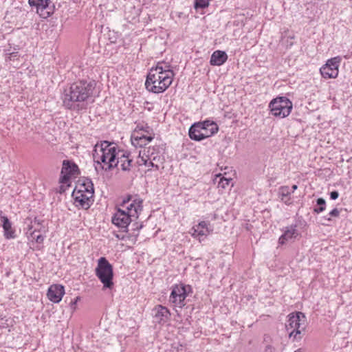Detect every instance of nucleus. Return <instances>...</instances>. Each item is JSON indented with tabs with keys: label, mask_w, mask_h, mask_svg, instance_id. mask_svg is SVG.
<instances>
[{
	"label": "nucleus",
	"mask_w": 352,
	"mask_h": 352,
	"mask_svg": "<svg viewBox=\"0 0 352 352\" xmlns=\"http://www.w3.org/2000/svg\"><path fill=\"white\" fill-rule=\"evenodd\" d=\"M338 197H339V193H338V191L334 190V191L331 192V193H330V198L332 200H336V199L338 198Z\"/></svg>",
	"instance_id": "obj_35"
},
{
	"label": "nucleus",
	"mask_w": 352,
	"mask_h": 352,
	"mask_svg": "<svg viewBox=\"0 0 352 352\" xmlns=\"http://www.w3.org/2000/svg\"><path fill=\"white\" fill-rule=\"evenodd\" d=\"M201 126H208V124L197 122L189 129L188 135L190 139L195 141H201L206 138V134L202 133Z\"/></svg>",
	"instance_id": "obj_19"
},
{
	"label": "nucleus",
	"mask_w": 352,
	"mask_h": 352,
	"mask_svg": "<svg viewBox=\"0 0 352 352\" xmlns=\"http://www.w3.org/2000/svg\"><path fill=\"white\" fill-rule=\"evenodd\" d=\"M135 134V136H142V135H144L143 133H140V132L138 133H134Z\"/></svg>",
	"instance_id": "obj_40"
},
{
	"label": "nucleus",
	"mask_w": 352,
	"mask_h": 352,
	"mask_svg": "<svg viewBox=\"0 0 352 352\" xmlns=\"http://www.w3.org/2000/svg\"><path fill=\"white\" fill-rule=\"evenodd\" d=\"M90 192L91 191H87V194L80 191L74 190L72 196L74 198L76 206L80 207L83 209H88L91 206L94 201V195L90 194Z\"/></svg>",
	"instance_id": "obj_14"
},
{
	"label": "nucleus",
	"mask_w": 352,
	"mask_h": 352,
	"mask_svg": "<svg viewBox=\"0 0 352 352\" xmlns=\"http://www.w3.org/2000/svg\"><path fill=\"white\" fill-rule=\"evenodd\" d=\"M120 150L114 142L102 141L97 143L93 153L96 170L98 173L101 170L109 171L116 168L115 160Z\"/></svg>",
	"instance_id": "obj_3"
},
{
	"label": "nucleus",
	"mask_w": 352,
	"mask_h": 352,
	"mask_svg": "<svg viewBox=\"0 0 352 352\" xmlns=\"http://www.w3.org/2000/svg\"><path fill=\"white\" fill-rule=\"evenodd\" d=\"M0 225L3 229V236L6 239L16 238L15 230L12 226V223L6 216L0 215Z\"/></svg>",
	"instance_id": "obj_20"
},
{
	"label": "nucleus",
	"mask_w": 352,
	"mask_h": 352,
	"mask_svg": "<svg viewBox=\"0 0 352 352\" xmlns=\"http://www.w3.org/2000/svg\"><path fill=\"white\" fill-rule=\"evenodd\" d=\"M297 188H298L297 185H296V184L293 185L292 187V190H291L292 193L294 192V190H296L297 189Z\"/></svg>",
	"instance_id": "obj_38"
},
{
	"label": "nucleus",
	"mask_w": 352,
	"mask_h": 352,
	"mask_svg": "<svg viewBox=\"0 0 352 352\" xmlns=\"http://www.w3.org/2000/svg\"><path fill=\"white\" fill-rule=\"evenodd\" d=\"M32 228H33L32 225L28 226V232H30L31 236L32 237V239H35L36 243H42L44 240V236L41 234L36 235V232L39 230H37L36 228H35L33 231H32Z\"/></svg>",
	"instance_id": "obj_28"
},
{
	"label": "nucleus",
	"mask_w": 352,
	"mask_h": 352,
	"mask_svg": "<svg viewBox=\"0 0 352 352\" xmlns=\"http://www.w3.org/2000/svg\"><path fill=\"white\" fill-rule=\"evenodd\" d=\"M228 59V55L224 51L216 50L210 57V63L211 65L220 66L224 64Z\"/></svg>",
	"instance_id": "obj_22"
},
{
	"label": "nucleus",
	"mask_w": 352,
	"mask_h": 352,
	"mask_svg": "<svg viewBox=\"0 0 352 352\" xmlns=\"http://www.w3.org/2000/svg\"><path fill=\"white\" fill-rule=\"evenodd\" d=\"M28 3L31 7L36 8L37 13L44 18L53 13L54 5L51 0H29Z\"/></svg>",
	"instance_id": "obj_11"
},
{
	"label": "nucleus",
	"mask_w": 352,
	"mask_h": 352,
	"mask_svg": "<svg viewBox=\"0 0 352 352\" xmlns=\"http://www.w3.org/2000/svg\"><path fill=\"white\" fill-rule=\"evenodd\" d=\"M153 315L155 322L164 324L169 320L170 313L166 307L157 305L153 309Z\"/></svg>",
	"instance_id": "obj_17"
},
{
	"label": "nucleus",
	"mask_w": 352,
	"mask_h": 352,
	"mask_svg": "<svg viewBox=\"0 0 352 352\" xmlns=\"http://www.w3.org/2000/svg\"><path fill=\"white\" fill-rule=\"evenodd\" d=\"M306 318L301 312L291 314L285 324V329L289 338L294 341H299L305 334L306 329Z\"/></svg>",
	"instance_id": "obj_4"
},
{
	"label": "nucleus",
	"mask_w": 352,
	"mask_h": 352,
	"mask_svg": "<svg viewBox=\"0 0 352 352\" xmlns=\"http://www.w3.org/2000/svg\"><path fill=\"white\" fill-rule=\"evenodd\" d=\"M296 227V225H291L286 227L284 233L278 239V243L283 245L289 239L296 238L298 235Z\"/></svg>",
	"instance_id": "obj_21"
},
{
	"label": "nucleus",
	"mask_w": 352,
	"mask_h": 352,
	"mask_svg": "<svg viewBox=\"0 0 352 352\" xmlns=\"http://www.w3.org/2000/svg\"><path fill=\"white\" fill-rule=\"evenodd\" d=\"M187 296L186 287L183 285L173 286L169 297V301L175 306L182 308L185 306V299Z\"/></svg>",
	"instance_id": "obj_8"
},
{
	"label": "nucleus",
	"mask_w": 352,
	"mask_h": 352,
	"mask_svg": "<svg viewBox=\"0 0 352 352\" xmlns=\"http://www.w3.org/2000/svg\"><path fill=\"white\" fill-rule=\"evenodd\" d=\"M34 224H38L39 225L40 224V221L38 219H37L36 218H34V222H33Z\"/></svg>",
	"instance_id": "obj_39"
},
{
	"label": "nucleus",
	"mask_w": 352,
	"mask_h": 352,
	"mask_svg": "<svg viewBox=\"0 0 352 352\" xmlns=\"http://www.w3.org/2000/svg\"><path fill=\"white\" fill-rule=\"evenodd\" d=\"M78 173L79 168L78 166L70 160H65L63 162L60 182L67 184L69 182L71 177L76 176Z\"/></svg>",
	"instance_id": "obj_12"
},
{
	"label": "nucleus",
	"mask_w": 352,
	"mask_h": 352,
	"mask_svg": "<svg viewBox=\"0 0 352 352\" xmlns=\"http://www.w3.org/2000/svg\"><path fill=\"white\" fill-rule=\"evenodd\" d=\"M133 160L130 158V154L127 151L120 150L119 155L116 157L115 163L116 167L123 171H129L132 167Z\"/></svg>",
	"instance_id": "obj_16"
},
{
	"label": "nucleus",
	"mask_w": 352,
	"mask_h": 352,
	"mask_svg": "<svg viewBox=\"0 0 352 352\" xmlns=\"http://www.w3.org/2000/svg\"><path fill=\"white\" fill-rule=\"evenodd\" d=\"M210 0H195V8L198 10L199 8L204 9L209 6Z\"/></svg>",
	"instance_id": "obj_30"
},
{
	"label": "nucleus",
	"mask_w": 352,
	"mask_h": 352,
	"mask_svg": "<svg viewBox=\"0 0 352 352\" xmlns=\"http://www.w3.org/2000/svg\"><path fill=\"white\" fill-rule=\"evenodd\" d=\"M265 352H274L275 349L271 345H267L265 347Z\"/></svg>",
	"instance_id": "obj_36"
},
{
	"label": "nucleus",
	"mask_w": 352,
	"mask_h": 352,
	"mask_svg": "<svg viewBox=\"0 0 352 352\" xmlns=\"http://www.w3.org/2000/svg\"><path fill=\"white\" fill-rule=\"evenodd\" d=\"M64 294L65 289L63 285H52L47 290V296L50 301L58 303L62 300Z\"/></svg>",
	"instance_id": "obj_18"
},
{
	"label": "nucleus",
	"mask_w": 352,
	"mask_h": 352,
	"mask_svg": "<svg viewBox=\"0 0 352 352\" xmlns=\"http://www.w3.org/2000/svg\"><path fill=\"white\" fill-rule=\"evenodd\" d=\"M78 299H79V297H76L74 301H72L70 302V305H71L72 307L75 308L74 306L76 305V302H77Z\"/></svg>",
	"instance_id": "obj_37"
},
{
	"label": "nucleus",
	"mask_w": 352,
	"mask_h": 352,
	"mask_svg": "<svg viewBox=\"0 0 352 352\" xmlns=\"http://www.w3.org/2000/svg\"><path fill=\"white\" fill-rule=\"evenodd\" d=\"M146 166H148V168H150V167L155 168L156 170H159V168H160L158 164L153 161H148V164Z\"/></svg>",
	"instance_id": "obj_33"
},
{
	"label": "nucleus",
	"mask_w": 352,
	"mask_h": 352,
	"mask_svg": "<svg viewBox=\"0 0 352 352\" xmlns=\"http://www.w3.org/2000/svg\"><path fill=\"white\" fill-rule=\"evenodd\" d=\"M294 352H300V350H297V351H294Z\"/></svg>",
	"instance_id": "obj_42"
},
{
	"label": "nucleus",
	"mask_w": 352,
	"mask_h": 352,
	"mask_svg": "<svg viewBox=\"0 0 352 352\" xmlns=\"http://www.w3.org/2000/svg\"><path fill=\"white\" fill-rule=\"evenodd\" d=\"M96 83L91 80H80L72 83L64 91L63 102L65 108L79 111L85 108V102L92 96Z\"/></svg>",
	"instance_id": "obj_1"
},
{
	"label": "nucleus",
	"mask_w": 352,
	"mask_h": 352,
	"mask_svg": "<svg viewBox=\"0 0 352 352\" xmlns=\"http://www.w3.org/2000/svg\"><path fill=\"white\" fill-rule=\"evenodd\" d=\"M292 194L289 186H281L278 190V195L281 201L287 205L292 204L290 195Z\"/></svg>",
	"instance_id": "obj_26"
},
{
	"label": "nucleus",
	"mask_w": 352,
	"mask_h": 352,
	"mask_svg": "<svg viewBox=\"0 0 352 352\" xmlns=\"http://www.w3.org/2000/svg\"><path fill=\"white\" fill-rule=\"evenodd\" d=\"M18 52H11L8 54V56L7 57V60H14L15 58H17L18 57Z\"/></svg>",
	"instance_id": "obj_34"
},
{
	"label": "nucleus",
	"mask_w": 352,
	"mask_h": 352,
	"mask_svg": "<svg viewBox=\"0 0 352 352\" xmlns=\"http://www.w3.org/2000/svg\"><path fill=\"white\" fill-rule=\"evenodd\" d=\"M327 220H328V221H331V218L329 217V218H328V219H327Z\"/></svg>",
	"instance_id": "obj_41"
},
{
	"label": "nucleus",
	"mask_w": 352,
	"mask_h": 352,
	"mask_svg": "<svg viewBox=\"0 0 352 352\" xmlns=\"http://www.w3.org/2000/svg\"><path fill=\"white\" fill-rule=\"evenodd\" d=\"M329 215L330 217H338L340 215V211L338 209L334 208L329 212Z\"/></svg>",
	"instance_id": "obj_32"
},
{
	"label": "nucleus",
	"mask_w": 352,
	"mask_h": 352,
	"mask_svg": "<svg viewBox=\"0 0 352 352\" xmlns=\"http://www.w3.org/2000/svg\"><path fill=\"white\" fill-rule=\"evenodd\" d=\"M292 102L287 97H278L273 99L269 104L272 114L280 118L288 116L292 109Z\"/></svg>",
	"instance_id": "obj_6"
},
{
	"label": "nucleus",
	"mask_w": 352,
	"mask_h": 352,
	"mask_svg": "<svg viewBox=\"0 0 352 352\" xmlns=\"http://www.w3.org/2000/svg\"><path fill=\"white\" fill-rule=\"evenodd\" d=\"M95 272L96 276L103 284V289H111L113 287V266L105 257H101L98 259Z\"/></svg>",
	"instance_id": "obj_5"
},
{
	"label": "nucleus",
	"mask_w": 352,
	"mask_h": 352,
	"mask_svg": "<svg viewBox=\"0 0 352 352\" xmlns=\"http://www.w3.org/2000/svg\"><path fill=\"white\" fill-rule=\"evenodd\" d=\"M153 139V136L142 135V136H135V134L132 135V143L136 146L142 147L146 145L151 142Z\"/></svg>",
	"instance_id": "obj_25"
},
{
	"label": "nucleus",
	"mask_w": 352,
	"mask_h": 352,
	"mask_svg": "<svg viewBox=\"0 0 352 352\" xmlns=\"http://www.w3.org/2000/svg\"><path fill=\"white\" fill-rule=\"evenodd\" d=\"M208 226H210L209 223L204 221H201L191 228L190 233L194 238H197L199 241H201L212 232Z\"/></svg>",
	"instance_id": "obj_15"
},
{
	"label": "nucleus",
	"mask_w": 352,
	"mask_h": 352,
	"mask_svg": "<svg viewBox=\"0 0 352 352\" xmlns=\"http://www.w3.org/2000/svg\"><path fill=\"white\" fill-rule=\"evenodd\" d=\"M142 199L140 198H134L131 195H128L123 199L121 206L126 209V213L131 214L132 217L138 218L139 213L142 210Z\"/></svg>",
	"instance_id": "obj_7"
},
{
	"label": "nucleus",
	"mask_w": 352,
	"mask_h": 352,
	"mask_svg": "<svg viewBox=\"0 0 352 352\" xmlns=\"http://www.w3.org/2000/svg\"><path fill=\"white\" fill-rule=\"evenodd\" d=\"M341 58L339 56L329 59L326 64L320 69V72L322 76L324 78H335L338 75V67Z\"/></svg>",
	"instance_id": "obj_9"
},
{
	"label": "nucleus",
	"mask_w": 352,
	"mask_h": 352,
	"mask_svg": "<svg viewBox=\"0 0 352 352\" xmlns=\"http://www.w3.org/2000/svg\"><path fill=\"white\" fill-rule=\"evenodd\" d=\"M316 204L318 206V207H315L314 208V212L316 214H320L326 208V201L324 200V199L320 197L316 200Z\"/></svg>",
	"instance_id": "obj_27"
},
{
	"label": "nucleus",
	"mask_w": 352,
	"mask_h": 352,
	"mask_svg": "<svg viewBox=\"0 0 352 352\" xmlns=\"http://www.w3.org/2000/svg\"><path fill=\"white\" fill-rule=\"evenodd\" d=\"M175 74L169 63L158 62L152 67L146 76L145 87L153 94L164 92L172 84Z\"/></svg>",
	"instance_id": "obj_2"
},
{
	"label": "nucleus",
	"mask_w": 352,
	"mask_h": 352,
	"mask_svg": "<svg viewBox=\"0 0 352 352\" xmlns=\"http://www.w3.org/2000/svg\"><path fill=\"white\" fill-rule=\"evenodd\" d=\"M74 191H80L81 192L87 194V191H91L90 194L94 195V184L90 179L85 178L82 180V182L78 185L77 188L74 190Z\"/></svg>",
	"instance_id": "obj_24"
},
{
	"label": "nucleus",
	"mask_w": 352,
	"mask_h": 352,
	"mask_svg": "<svg viewBox=\"0 0 352 352\" xmlns=\"http://www.w3.org/2000/svg\"><path fill=\"white\" fill-rule=\"evenodd\" d=\"M126 213L124 209L118 208L112 217V223L124 232L127 231V228L131 221V216Z\"/></svg>",
	"instance_id": "obj_13"
},
{
	"label": "nucleus",
	"mask_w": 352,
	"mask_h": 352,
	"mask_svg": "<svg viewBox=\"0 0 352 352\" xmlns=\"http://www.w3.org/2000/svg\"><path fill=\"white\" fill-rule=\"evenodd\" d=\"M219 177V180L218 181V188L224 189L226 188L230 183L232 182V179H228L224 177H221V175H217Z\"/></svg>",
	"instance_id": "obj_29"
},
{
	"label": "nucleus",
	"mask_w": 352,
	"mask_h": 352,
	"mask_svg": "<svg viewBox=\"0 0 352 352\" xmlns=\"http://www.w3.org/2000/svg\"><path fill=\"white\" fill-rule=\"evenodd\" d=\"M199 123L208 124V126H201V131L206 134V138L211 137L214 134L217 133L219 131L217 124L213 121L206 120L204 122H199Z\"/></svg>",
	"instance_id": "obj_23"
},
{
	"label": "nucleus",
	"mask_w": 352,
	"mask_h": 352,
	"mask_svg": "<svg viewBox=\"0 0 352 352\" xmlns=\"http://www.w3.org/2000/svg\"><path fill=\"white\" fill-rule=\"evenodd\" d=\"M139 158L144 165H147L148 161H153L155 163H162L163 157L160 154V147H148L139 153Z\"/></svg>",
	"instance_id": "obj_10"
},
{
	"label": "nucleus",
	"mask_w": 352,
	"mask_h": 352,
	"mask_svg": "<svg viewBox=\"0 0 352 352\" xmlns=\"http://www.w3.org/2000/svg\"><path fill=\"white\" fill-rule=\"evenodd\" d=\"M148 129H149V127L146 124L145 126L138 124L135 133H138L140 131L148 132Z\"/></svg>",
	"instance_id": "obj_31"
}]
</instances>
